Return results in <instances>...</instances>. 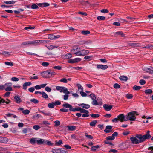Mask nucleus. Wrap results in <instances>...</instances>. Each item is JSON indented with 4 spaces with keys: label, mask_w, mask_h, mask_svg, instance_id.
I'll return each instance as SVG.
<instances>
[{
    "label": "nucleus",
    "mask_w": 153,
    "mask_h": 153,
    "mask_svg": "<svg viewBox=\"0 0 153 153\" xmlns=\"http://www.w3.org/2000/svg\"><path fill=\"white\" fill-rule=\"evenodd\" d=\"M85 136L88 138L90 139H92L93 138V137L91 135H88V133H85Z\"/></svg>",
    "instance_id": "bf43d9fd"
},
{
    "label": "nucleus",
    "mask_w": 153,
    "mask_h": 153,
    "mask_svg": "<svg viewBox=\"0 0 153 153\" xmlns=\"http://www.w3.org/2000/svg\"><path fill=\"white\" fill-rule=\"evenodd\" d=\"M48 38L49 39H54V35L51 34H49L48 36Z\"/></svg>",
    "instance_id": "0e129e2a"
},
{
    "label": "nucleus",
    "mask_w": 153,
    "mask_h": 153,
    "mask_svg": "<svg viewBox=\"0 0 153 153\" xmlns=\"http://www.w3.org/2000/svg\"><path fill=\"white\" fill-rule=\"evenodd\" d=\"M35 44L38 43H46L49 42V40H34Z\"/></svg>",
    "instance_id": "9d476101"
},
{
    "label": "nucleus",
    "mask_w": 153,
    "mask_h": 153,
    "mask_svg": "<svg viewBox=\"0 0 153 153\" xmlns=\"http://www.w3.org/2000/svg\"><path fill=\"white\" fill-rule=\"evenodd\" d=\"M45 140L43 139H38L36 140V142L38 144H45Z\"/></svg>",
    "instance_id": "412c9836"
},
{
    "label": "nucleus",
    "mask_w": 153,
    "mask_h": 153,
    "mask_svg": "<svg viewBox=\"0 0 153 153\" xmlns=\"http://www.w3.org/2000/svg\"><path fill=\"white\" fill-rule=\"evenodd\" d=\"M76 85L78 87V88L79 90L81 89L82 91H83V87L80 85L79 84H77Z\"/></svg>",
    "instance_id": "680f3d73"
},
{
    "label": "nucleus",
    "mask_w": 153,
    "mask_h": 153,
    "mask_svg": "<svg viewBox=\"0 0 153 153\" xmlns=\"http://www.w3.org/2000/svg\"><path fill=\"white\" fill-rule=\"evenodd\" d=\"M126 97L128 99H132L133 97V95L131 94H128L126 96Z\"/></svg>",
    "instance_id": "e2e57ef3"
},
{
    "label": "nucleus",
    "mask_w": 153,
    "mask_h": 153,
    "mask_svg": "<svg viewBox=\"0 0 153 153\" xmlns=\"http://www.w3.org/2000/svg\"><path fill=\"white\" fill-rule=\"evenodd\" d=\"M97 122V120H94L90 123V125L91 126H94Z\"/></svg>",
    "instance_id": "c9c22d12"
},
{
    "label": "nucleus",
    "mask_w": 153,
    "mask_h": 153,
    "mask_svg": "<svg viewBox=\"0 0 153 153\" xmlns=\"http://www.w3.org/2000/svg\"><path fill=\"white\" fill-rule=\"evenodd\" d=\"M106 129L104 130V131L106 133H109L111 131L108 129H111L112 128V126H107L106 127Z\"/></svg>",
    "instance_id": "393cba45"
},
{
    "label": "nucleus",
    "mask_w": 153,
    "mask_h": 153,
    "mask_svg": "<svg viewBox=\"0 0 153 153\" xmlns=\"http://www.w3.org/2000/svg\"><path fill=\"white\" fill-rule=\"evenodd\" d=\"M97 68L98 69H100L102 70H105L108 68V66L106 65H97Z\"/></svg>",
    "instance_id": "1a4fd4ad"
},
{
    "label": "nucleus",
    "mask_w": 153,
    "mask_h": 153,
    "mask_svg": "<svg viewBox=\"0 0 153 153\" xmlns=\"http://www.w3.org/2000/svg\"><path fill=\"white\" fill-rule=\"evenodd\" d=\"M94 100L92 102V104L94 105H100L102 104V101L98 102L95 99L93 100Z\"/></svg>",
    "instance_id": "aec40b11"
},
{
    "label": "nucleus",
    "mask_w": 153,
    "mask_h": 153,
    "mask_svg": "<svg viewBox=\"0 0 153 153\" xmlns=\"http://www.w3.org/2000/svg\"><path fill=\"white\" fill-rule=\"evenodd\" d=\"M6 100H7V101H6L5 100H4V99L0 98V103H3L5 102L6 103V104H8L10 102V101L8 99H7Z\"/></svg>",
    "instance_id": "5701e85b"
},
{
    "label": "nucleus",
    "mask_w": 153,
    "mask_h": 153,
    "mask_svg": "<svg viewBox=\"0 0 153 153\" xmlns=\"http://www.w3.org/2000/svg\"><path fill=\"white\" fill-rule=\"evenodd\" d=\"M37 5L40 7H46L49 6V4L47 3H43L37 4Z\"/></svg>",
    "instance_id": "4be33fe9"
},
{
    "label": "nucleus",
    "mask_w": 153,
    "mask_h": 153,
    "mask_svg": "<svg viewBox=\"0 0 153 153\" xmlns=\"http://www.w3.org/2000/svg\"><path fill=\"white\" fill-rule=\"evenodd\" d=\"M4 3L7 4H14L15 2L14 1H4Z\"/></svg>",
    "instance_id": "49530a36"
},
{
    "label": "nucleus",
    "mask_w": 153,
    "mask_h": 153,
    "mask_svg": "<svg viewBox=\"0 0 153 153\" xmlns=\"http://www.w3.org/2000/svg\"><path fill=\"white\" fill-rule=\"evenodd\" d=\"M30 111L26 109L23 111V113L25 115L28 114L30 113Z\"/></svg>",
    "instance_id": "6e6d98bb"
},
{
    "label": "nucleus",
    "mask_w": 153,
    "mask_h": 153,
    "mask_svg": "<svg viewBox=\"0 0 153 153\" xmlns=\"http://www.w3.org/2000/svg\"><path fill=\"white\" fill-rule=\"evenodd\" d=\"M33 128L35 130H37L40 128V127L39 125H36L33 126Z\"/></svg>",
    "instance_id": "338daca9"
},
{
    "label": "nucleus",
    "mask_w": 153,
    "mask_h": 153,
    "mask_svg": "<svg viewBox=\"0 0 153 153\" xmlns=\"http://www.w3.org/2000/svg\"><path fill=\"white\" fill-rule=\"evenodd\" d=\"M5 115L8 117H11L12 116L14 118H16L17 117V116L16 115L12 113H8L5 114Z\"/></svg>",
    "instance_id": "c756f323"
},
{
    "label": "nucleus",
    "mask_w": 153,
    "mask_h": 153,
    "mask_svg": "<svg viewBox=\"0 0 153 153\" xmlns=\"http://www.w3.org/2000/svg\"><path fill=\"white\" fill-rule=\"evenodd\" d=\"M143 70L152 74H153V67L143 66L142 67Z\"/></svg>",
    "instance_id": "7ed1b4c3"
},
{
    "label": "nucleus",
    "mask_w": 153,
    "mask_h": 153,
    "mask_svg": "<svg viewBox=\"0 0 153 153\" xmlns=\"http://www.w3.org/2000/svg\"><path fill=\"white\" fill-rule=\"evenodd\" d=\"M58 47V46H56L53 45H51L48 46V48L49 49L52 50L53 49L57 48Z\"/></svg>",
    "instance_id": "a19ab883"
},
{
    "label": "nucleus",
    "mask_w": 153,
    "mask_h": 153,
    "mask_svg": "<svg viewBox=\"0 0 153 153\" xmlns=\"http://www.w3.org/2000/svg\"><path fill=\"white\" fill-rule=\"evenodd\" d=\"M103 107L104 109L107 111H110L112 108V106L111 105H108L106 104L103 105Z\"/></svg>",
    "instance_id": "ddd939ff"
},
{
    "label": "nucleus",
    "mask_w": 153,
    "mask_h": 153,
    "mask_svg": "<svg viewBox=\"0 0 153 153\" xmlns=\"http://www.w3.org/2000/svg\"><path fill=\"white\" fill-rule=\"evenodd\" d=\"M93 56H87L84 57V59L86 60H88L89 61L92 59Z\"/></svg>",
    "instance_id": "ea45409f"
},
{
    "label": "nucleus",
    "mask_w": 153,
    "mask_h": 153,
    "mask_svg": "<svg viewBox=\"0 0 153 153\" xmlns=\"http://www.w3.org/2000/svg\"><path fill=\"white\" fill-rule=\"evenodd\" d=\"M35 42L34 41H26L23 42H22L21 43L22 45H32V44H35Z\"/></svg>",
    "instance_id": "f8f14e48"
},
{
    "label": "nucleus",
    "mask_w": 153,
    "mask_h": 153,
    "mask_svg": "<svg viewBox=\"0 0 153 153\" xmlns=\"http://www.w3.org/2000/svg\"><path fill=\"white\" fill-rule=\"evenodd\" d=\"M42 97L45 99H47L48 98V95L44 92L42 91L41 93Z\"/></svg>",
    "instance_id": "e433bc0d"
},
{
    "label": "nucleus",
    "mask_w": 153,
    "mask_h": 153,
    "mask_svg": "<svg viewBox=\"0 0 153 153\" xmlns=\"http://www.w3.org/2000/svg\"><path fill=\"white\" fill-rule=\"evenodd\" d=\"M81 60V58H76L73 59H69L68 60V62L70 63H74L78 62L80 61Z\"/></svg>",
    "instance_id": "0eeeda50"
},
{
    "label": "nucleus",
    "mask_w": 153,
    "mask_h": 153,
    "mask_svg": "<svg viewBox=\"0 0 153 153\" xmlns=\"http://www.w3.org/2000/svg\"><path fill=\"white\" fill-rule=\"evenodd\" d=\"M133 42L132 43L131 42H128V45L131 47H138L141 46L140 44L138 43L134 42Z\"/></svg>",
    "instance_id": "6e6552de"
},
{
    "label": "nucleus",
    "mask_w": 153,
    "mask_h": 153,
    "mask_svg": "<svg viewBox=\"0 0 153 153\" xmlns=\"http://www.w3.org/2000/svg\"><path fill=\"white\" fill-rule=\"evenodd\" d=\"M14 98L15 99V102L16 103H19L22 101L20 98L17 96H15Z\"/></svg>",
    "instance_id": "b1692460"
},
{
    "label": "nucleus",
    "mask_w": 153,
    "mask_h": 153,
    "mask_svg": "<svg viewBox=\"0 0 153 153\" xmlns=\"http://www.w3.org/2000/svg\"><path fill=\"white\" fill-rule=\"evenodd\" d=\"M81 113H85V114H88L89 113V111L88 110H86L82 108Z\"/></svg>",
    "instance_id": "3c124183"
},
{
    "label": "nucleus",
    "mask_w": 153,
    "mask_h": 153,
    "mask_svg": "<svg viewBox=\"0 0 153 153\" xmlns=\"http://www.w3.org/2000/svg\"><path fill=\"white\" fill-rule=\"evenodd\" d=\"M8 141V139L6 137L0 136V142L6 143Z\"/></svg>",
    "instance_id": "dca6fc26"
},
{
    "label": "nucleus",
    "mask_w": 153,
    "mask_h": 153,
    "mask_svg": "<svg viewBox=\"0 0 153 153\" xmlns=\"http://www.w3.org/2000/svg\"><path fill=\"white\" fill-rule=\"evenodd\" d=\"M68 129L70 131H74L76 129V127L75 126H68Z\"/></svg>",
    "instance_id": "2f4dec72"
},
{
    "label": "nucleus",
    "mask_w": 153,
    "mask_h": 153,
    "mask_svg": "<svg viewBox=\"0 0 153 153\" xmlns=\"http://www.w3.org/2000/svg\"><path fill=\"white\" fill-rule=\"evenodd\" d=\"M138 113L135 111H132L128 113L126 115V119L130 121H134L136 119V115H138Z\"/></svg>",
    "instance_id": "f03ea898"
},
{
    "label": "nucleus",
    "mask_w": 153,
    "mask_h": 153,
    "mask_svg": "<svg viewBox=\"0 0 153 153\" xmlns=\"http://www.w3.org/2000/svg\"><path fill=\"white\" fill-rule=\"evenodd\" d=\"M2 54L5 56H8L10 55L9 53L8 52H2Z\"/></svg>",
    "instance_id": "13d9d810"
},
{
    "label": "nucleus",
    "mask_w": 153,
    "mask_h": 153,
    "mask_svg": "<svg viewBox=\"0 0 153 153\" xmlns=\"http://www.w3.org/2000/svg\"><path fill=\"white\" fill-rule=\"evenodd\" d=\"M115 34L117 35L120 36L122 37H124L125 36V34L122 31L117 32H116Z\"/></svg>",
    "instance_id": "72a5a7b5"
},
{
    "label": "nucleus",
    "mask_w": 153,
    "mask_h": 153,
    "mask_svg": "<svg viewBox=\"0 0 153 153\" xmlns=\"http://www.w3.org/2000/svg\"><path fill=\"white\" fill-rule=\"evenodd\" d=\"M144 93L147 94H150L152 93V91L151 89H147L145 90Z\"/></svg>",
    "instance_id": "473e14b6"
},
{
    "label": "nucleus",
    "mask_w": 153,
    "mask_h": 153,
    "mask_svg": "<svg viewBox=\"0 0 153 153\" xmlns=\"http://www.w3.org/2000/svg\"><path fill=\"white\" fill-rule=\"evenodd\" d=\"M78 105L81 106L82 108L88 109L90 108V106L89 105L84 103H80L78 104Z\"/></svg>",
    "instance_id": "2eb2a0df"
},
{
    "label": "nucleus",
    "mask_w": 153,
    "mask_h": 153,
    "mask_svg": "<svg viewBox=\"0 0 153 153\" xmlns=\"http://www.w3.org/2000/svg\"><path fill=\"white\" fill-rule=\"evenodd\" d=\"M141 88V87L140 86H137V85H135L133 87V89L135 90H138L140 89Z\"/></svg>",
    "instance_id": "5fc2aeb1"
},
{
    "label": "nucleus",
    "mask_w": 153,
    "mask_h": 153,
    "mask_svg": "<svg viewBox=\"0 0 153 153\" xmlns=\"http://www.w3.org/2000/svg\"><path fill=\"white\" fill-rule=\"evenodd\" d=\"M80 51L82 56L86 55L89 53V51L88 50L83 49Z\"/></svg>",
    "instance_id": "a211bd4d"
},
{
    "label": "nucleus",
    "mask_w": 153,
    "mask_h": 153,
    "mask_svg": "<svg viewBox=\"0 0 153 153\" xmlns=\"http://www.w3.org/2000/svg\"><path fill=\"white\" fill-rule=\"evenodd\" d=\"M7 85L5 87V90L7 91H9L12 90V89L11 87L12 84L10 83H6Z\"/></svg>",
    "instance_id": "9b49d317"
},
{
    "label": "nucleus",
    "mask_w": 153,
    "mask_h": 153,
    "mask_svg": "<svg viewBox=\"0 0 153 153\" xmlns=\"http://www.w3.org/2000/svg\"><path fill=\"white\" fill-rule=\"evenodd\" d=\"M59 149H54L52 150V152L53 153H59Z\"/></svg>",
    "instance_id": "864d4df0"
},
{
    "label": "nucleus",
    "mask_w": 153,
    "mask_h": 153,
    "mask_svg": "<svg viewBox=\"0 0 153 153\" xmlns=\"http://www.w3.org/2000/svg\"><path fill=\"white\" fill-rule=\"evenodd\" d=\"M100 146L99 145H96L92 147L91 148V150L92 151H95L97 149L100 147Z\"/></svg>",
    "instance_id": "4c0bfd02"
},
{
    "label": "nucleus",
    "mask_w": 153,
    "mask_h": 153,
    "mask_svg": "<svg viewBox=\"0 0 153 153\" xmlns=\"http://www.w3.org/2000/svg\"><path fill=\"white\" fill-rule=\"evenodd\" d=\"M118 120L121 122L128 120V119H126V116H125L123 114H120L117 116Z\"/></svg>",
    "instance_id": "39448f33"
},
{
    "label": "nucleus",
    "mask_w": 153,
    "mask_h": 153,
    "mask_svg": "<svg viewBox=\"0 0 153 153\" xmlns=\"http://www.w3.org/2000/svg\"><path fill=\"white\" fill-rule=\"evenodd\" d=\"M149 133L150 131H148L144 135L138 134L136 135L137 138L139 139V143H142L145 141L146 139H149L151 138V136L150 134Z\"/></svg>",
    "instance_id": "f257e3e1"
},
{
    "label": "nucleus",
    "mask_w": 153,
    "mask_h": 153,
    "mask_svg": "<svg viewBox=\"0 0 153 153\" xmlns=\"http://www.w3.org/2000/svg\"><path fill=\"white\" fill-rule=\"evenodd\" d=\"M130 140L131 141L132 143L133 144H139V139L135 137H131L130 138Z\"/></svg>",
    "instance_id": "423d86ee"
},
{
    "label": "nucleus",
    "mask_w": 153,
    "mask_h": 153,
    "mask_svg": "<svg viewBox=\"0 0 153 153\" xmlns=\"http://www.w3.org/2000/svg\"><path fill=\"white\" fill-rule=\"evenodd\" d=\"M81 33L83 35H86L88 34H89L90 33V32L88 30H83L81 32Z\"/></svg>",
    "instance_id": "79ce46f5"
},
{
    "label": "nucleus",
    "mask_w": 153,
    "mask_h": 153,
    "mask_svg": "<svg viewBox=\"0 0 153 153\" xmlns=\"http://www.w3.org/2000/svg\"><path fill=\"white\" fill-rule=\"evenodd\" d=\"M63 143L62 140H60L58 141H56L55 145L57 146H59L60 145L62 144Z\"/></svg>",
    "instance_id": "a18cd8bd"
},
{
    "label": "nucleus",
    "mask_w": 153,
    "mask_h": 153,
    "mask_svg": "<svg viewBox=\"0 0 153 153\" xmlns=\"http://www.w3.org/2000/svg\"><path fill=\"white\" fill-rule=\"evenodd\" d=\"M80 50V48L78 46H75L73 47V49L71 51L72 53L74 54V53H76V52H77L76 51H78Z\"/></svg>",
    "instance_id": "4468645a"
},
{
    "label": "nucleus",
    "mask_w": 153,
    "mask_h": 153,
    "mask_svg": "<svg viewBox=\"0 0 153 153\" xmlns=\"http://www.w3.org/2000/svg\"><path fill=\"white\" fill-rule=\"evenodd\" d=\"M43 76L44 78H47V76L50 74H51V72H48V71H46L43 72Z\"/></svg>",
    "instance_id": "a878e982"
},
{
    "label": "nucleus",
    "mask_w": 153,
    "mask_h": 153,
    "mask_svg": "<svg viewBox=\"0 0 153 153\" xmlns=\"http://www.w3.org/2000/svg\"><path fill=\"white\" fill-rule=\"evenodd\" d=\"M31 8L33 9H36L38 8L39 7L36 4H33L31 5Z\"/></svg>",
    "instance_id": "4d7b16f0"
},
{
    "label": "nucleus",
    "mask_w": 153,
    "mask_h": 153,
    "mask_svg": "<svg viewBox=\"0 0 153 153\" xmlns=\"http://www.w3.org/2000/svg\"><path fill=\"white\" fill-rule=\"evenodd\" d=\"M62 106L64 107L69 108V109L72 108V106L70 104L68 103H65L63 104L62 105Z\"/></svg>",
    "instance_id": "c85d7f7f"
},
{
    "label": "nucleus",
    "mask_w": 153,
    "mask_h": 153,
    "mask_svg": "<svg viewBox=\"0 0 153 153\" xmlns=\"http://www.w3.org/2000/svg\"><path fill=\"white\" fill-rule=\"evenodd\" d=\"M54 102H53L51 103H49L48 105V107L50 108H53L54 107Z\"/></svg>",
    "instance_id": "8fccbe9b"
},
{
    "label": "nucleus",
    "mask_w": 153,
    "mask_h": 153,
    "mask_svg": "<svg viewBox=\"0 0 153 153\" xmlns=\"http://www.w3.org/2000/svg\"><path fill=\"white\" fill-rule=\"evenodd\" d=\"M147 48V49H153V45L151 44H149L147 45L146 46L142 48V49H144V48Z\"/></svg>",
    "instance_id": "7c9ffc66"
},
{
    "label": "nucleus",
    "mask_w": 153,
    "mask_h": 153,
    "mask_svg": "<svg viewBox=\"0 0 153 153\" xmlns=\"http://www.w3.org/2000/svg\"><path fill=\"white\" fill-rule=\"evenodd\" d=\"M89 96L92 100H94L96 98V97L95 95L94 94L92 93L91 94L89 95Z\"/></svg>",
    "instance_id": "69168bd1"
},
{
    "label": "nucleus",
    "mask_w": 153,
    "mask_h": 153,
    "mask_svg": "<svg viewBox=\"0 0 153 153\" xmlns=\"http://www.w3.org/2000/svg\"><path fill=\"white\" fill-rule=\"evenodd\" d=\"M42 65L45 67H46L49 65V63L47 62H43L42 63Z\"/></svg>",
    "instance_id": "774afa93"
},
{
    "label": "nucleus",
    "mask_w": 153,
    "mask_h": 153,
    "mask_svg": "<svg viewBox=\"0 0 153 153\" xmlns=\"http://www.w3.org/2000/svg\"><path fill=\"white\" fill-rule=\"evenodd\" d=\"M119 79L120 80L126 81L128 79V78L127 76H122L119 77Z\"/></svg>",
    "instance_id": "cd10ccee"
},
{
    "label": "nucleus",
    "mask_w": 153,
    "mask_h": 153,
    "mask_svg": "<svg viewBox=\"0 0 153 153\" xmlns=\"http://www.w3.org/2000/svg\"><path fill=\"white\" fill-rule=\"evenodd\" d=\"M53 143H52L51 141L48 140H45V144H47L48 146H53Z\"/></svg>",
    "instance_id": "58836bf2"
},
{
    "label": "nucleus",
    "mask_w": 153,
    "mask_h": 153,
    "mask_svg": "<svg viewBox=\"0 0 153 153\" xmlns=\"http://www.w3.org/2000/svg\"><path fill=\"white\" fill-rule=\"evenodd\" d=\"M37 140V138H32L30 139V142L32 144H34L36 143Z\"/></svg>",
    "instance_id": "bb28decb"
},
{
    "label": "nucleus",
    "mask_w": 153,
    "mask_h": 153,
    "mask_svg": "<svg viewBox=\"0 0 153 153\" xmlns=\"http://www.w3.org/2000/svg\"><path fill=\"white\" fill-rule=\"evenodd\" d=\"M30 101L35 104H37L39 103V101L35 98H33L32 99H31L30 100Z\"/></svg>",
    "instance_id": "c03bdc74"
},
{
    "label": "nucleus",
    "mask_w": 153,
    "mask_h": 153,
    "mask_svg": "<svg viewBox=\"0 0 153 153\" xmlns=\"http://www.w3.org/2000/svg\"><path fill=\"white\" fill-rule=\"evenodd\" d=\"M91 116L93 118H95L98 117L100 115L98 114H91Z\"/></svg>",
    "instance_id": "de8ad7c7"
},
{
    "label": "nucleus",
    "mask_w": 153,
    "mask_h": 153,
    "mask_svg": "<svg viewBox=\"0 0 153 153\" xmlns=\"http://www.w3.org/2000/svg\"><path fill=\"white\" fill-rule=\"evenodd\" d=\"M60 81L61 82H63V83H67V82H68V81H67V79H66L65 78H62V79H61L60 80Z\"/></svg>",
    "instance_id": "052dcab7"
},
{
    "label": "nucleus",
    "mask_w": 153,
    "mask_h": 153,
    "mask_svg": "<svg viewBox=\"0 0 153 153\" xmlns=\"http://www.w3.org/2000/svg\"><path fill=\"white\" fill-rule=\"evenodd\" d=\"M97 19L99 21L103 20L105 19V17L104 16H99L97 17Z\"/></svg>",
    "instance_id": "37998d69"
},
{
    "label": "nucleus",
    "mask_w": 153,
    "mask_h": 153,
    "mask_svg": "<svg viewBox=\"0 0 153 153\" xmlns=\"http://www.w3.org/2000/svg\"><path fill=\"white\" fill-rule=\"evenodd\" d=\"M74 54H75L76 56H82V54H81V51L80 50L76 52V53H74Z\"/></svg>",
    "instance_id": "603ef678"
},
{
    "label": "nucleus",
    "mask_w": 153,
    "mask_h": 153,
    "mask_svg": "<svg viewBox=\"0 0 153 153\" xmlns=\"http://www.w3.org/2000/svg\"><path fill=\"white\" fill-rule=\"evenodd\" d=\"M80 2L84 9L87 8L89 6V3L88 1L81 0L80 1Z\"/></svg>",
    "instance_id": "20e7f679"
},
{
    "label": "nucleus",
    "mask_w": 153,
    "mask_h": 153,
    "mask_svg": "<svg viewBox=\"0 0 153 153\" xmlns=\"http://www.w3.org/2000/svg\"><path fill=\"white\" fill-rule=\"evenodd\" d=\"M63 87L58 86L56 87V88L57 90H59L61 92H62L63 91Z\"/></svg>",
    "instance_id": "09e8293b"
},
{
    "label": "nucleus",
    "mask_w": 153,
    "mask_h": 153,
    "mask_svg": "<svg viewBox=\"0 0 153 153\" xmlns=\"http://www.w3.org/2000/svg\"><path fill=\"white\" fill-rule=\"evenodd\" d=\"M82 108L80 107H77L76 108H73L72 107V108L69 109V110L71 111L75 112L76 111H80L81 113V111Z\"/></svg>",
    "instance_id": "6ab92c4d"
},
{
    "label": "nucleus",
    "mask_w": 153,
    "mask_h": 153,
    "mask_svg": "<svg viewBox=\"0 0 153 153\" xmlns=\"http://www.w3.org/2000/svg\"><path fill=\"white\" fill-rule=\"evenodd\" d=\"M31 83L30 82H26L24 83L23 85V89L26 90L27 88V86H30L31 85Z\"/></svg>",
    "instance_id": "f3484780"
},
{
    "label": "nucleus",
    "mask_w": 153,
    "mask_h": 153,
    "mask_svg": "<svg viewBox=\"0 0 153 153\" xmlns=\"http://www.w3.org/2000/svg\"><path fill=\"white\" fill-rule=\"evenodd\" d=\"M62 92L66 94H69L70 93V92L68 91L67 88L64 87L63 88V91Z\"/></svg>",
    "instance_id": "f704fd0d"
}]
</instances>
